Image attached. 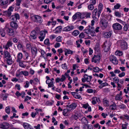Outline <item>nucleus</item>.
Listing matches in <instances>:
<instances>
[{"mask_svg":"<svg viewBox=\"0 0 129 129\" xmlns=\"http://www.w3.org/2000/svg\"><path fill=\"white\" fill-rule=\"evenodd\" d=\"M6 31L8 33L9 35L10 36H13L14 34V30L11 28H8L6 29Z\"/></svg>","mask_w":129,"mask_h":129,"instance_id":"14","label":"nucleus"},{"mask_svg":"<svg viewBox=\"0 0 129 129\" xmlns=\"http://www.w3.org/2000/svg\"><path fill=\"white\" fill-rule=\"evenodd\" d=\"M88 7L89 9L91 10H92L94 8L93 5L90 4L88 5Z\"/></svg>","mask_w":129,"mask_h":129,"instance_id":"47","label":"nucleus"},{"mask_svg":"<svg viewBox=\"0 0 129 129\" xmlns=\"http://www.w3.org/2000/svg\"><path fill=\"white\" fill-rule=\"evenodd\" d=\"M100 23L102 25L103 28H106L107 26L108 22L105 19H102L100 22Z\"/></svg>","mask_w":129,"mask_h":129,"instance_id":"8","label":"nucleus"},{"mask_svg":"<svg viewBox=\"0 0 129 129\" xmlns=\"http://www.w3.org/2000/svg\"><path fill=\"white\" fill-rule=\"evenodd\" d=\"M22 74L25 76H27L28 75V73L27 71H22Z\"/></svg>","mask_w":129,"mask_h":129,"instance_id":"50","label":"nucleus"},{"mask_svg":"<svg viewBox=\"0 0 129 129\" xmlns=\"http://www.w3.org/2000/svg\"><path fill=\"white\" fill-rule=\"evenodd\" d=\"M38 112H36V113H34L33 112H31V117L33 118H34L35 117L36 115H37V113H38Z\"/></svg>","mask_w":129,"mask_h":129,"instance_id":"53","label":"nucleus"},{"mask_svg":"<svg viewBox=\"0 0 129 129\" xmlns=\"http://www.w3.org/2000/svg\"><path fill=\"white\" fill-rule=\"evenodd\" d=\"M94 20H92L91 21V26L90 25H88V28H87L88 29H89L90 32H91L92 33H95V31H93V30L94 29V28L93 26L94 24Z\"/></svg>","mask_w":129,"mask_h":129,"instance_id":"11","label":"nucleus"},{"mask_svg":"<svg viewBox=\"0 0 129 129\" xmlns=\"http://www.w3.org/2000/svg\"><path fill=\"white\" fill-rule=\"evenodd\" d=\"M83 128L84 129H92L93 127L91 125L86 124L84 125Z\"/></svg>","mask_w":129,"mask_h":129,"instance_id":"24","label":"nucleus"},{"mask_svg":"<svg viewBox=\"0 0 129 129\" xmlns=\"http://www.w3.org/2000/svg\"><path fill=\"white\" fill-rule=\"evenodd\" d=\"M108 85V84L106 82H104L101 83L99 86V87L100 88H102Z\"/></svg>","mask_w":129,"mask_h":129,"instance_id":"34","label":"nucleus"},{"mask_svg":"<svg viewBox=\"0 0 129 129\" xmlns=\"http://www.w3.org/2000/svg\"><path fill=\"white\" fill-rule=\"evenodd\" d=\"M30 39H35L36 38V32L35 31H33L31 33L29 36Z\"/></svg>","mask_w":129,"mask_h":129,"instance_id":"20","label":"nucleus"},{"mask_svg":"<svg viewBox=\"0 0 129 129\" xmlns=\"http://www.w3.org/2000/svg\"><path fill=\"white\" fill-rule=\"evenodd\" d=\"M103 103L104 106L107 107L109 106V102L106 99H104Z\"/></svg>","mask_w":129,"mask_h":129,"instance_id":"33","label":"nucleus"},{"mask_svg":"<svg viewBox=\"0 0 129 129\" xmlns=\"http://www.w3.org/2000/svg\"><path fill=\"white\" fill-rule=\"evenodd\" d=\"M48 87H53L54 86V85L53 83V82H50L48 84Z\"/></svg>","mask_w":129,"mask_h":129,"instance_id":"55","label":"nucleus"},{"mask_svg":"<svg viewBox=\"0 0 129 129\" xmlns=\"http://www.w3.org/2000/svg\"><path fill=\"white\" fill-rule=\"evenodd\" d=\"M6 61L8 65H11L13 62L12 59L11 58L7 59Z\"/></svg>","mask_w":129,"mask_h":129,"instance_id":"31","label":"nucleus"},{"mask_svg":"<svg viewBox=\"0 0 129 129\" xmlns=\"http://www.w3.org/2000/svg\"><path fill=\"white\" fill-rule=\"evenodd\" d=\"M75 14L76 15L77 18H81V13L80 12H77Z\"/></svg>","mask_w":129,"mask_h":129,"instance_id":"51","label":"nucleus"},{"mask_svg":"<svg viewBox=\"0 0 129 129\" xmlns=\"http://www.w3.org/2000/svg\"><path fill=\"white\" fill-rule=\"evenodd\" d=\"M15 21H12L10 24V26L13 28L16 29L18 27V24L17 23L15 22Z\"/></svg>","mask_w":129,"mask_h":129,"instance_id":"17","label":"nucleus"},{"mask_svg":"<svg viewBox=\"0 0 129 129\" xmlns=\"http://www.w3.org/2000/svg\"><path fill=\"white\" fill-rule=\"evenodd\" d=\"M120 7V4H117L114 6V8L113 9V10L118 9Z\"/></svg>","mask_w":129,"mask_h":129,"instance_id":"42","label":"nucleus"},{"mask_svg":"<svg viewBox=\"0 0 129 129\" xmlns=\"http://www.w3.org/2000/svg\"><path fill=\"white\" fill-rule=\"evenodd\" d=\"M77 106L76 104L75 103H73L71 104L69 106L70 110H71L73 109H75Z\"/></svg>","mask_w":129,"mask_h":129,"instance_id":"27","label":"nucleus"},{"mask_svg":"<svg viewBox=\"0 0 129 129\" xmlns=\"http://www.w3.org/2000/svg\"><path fill=\"white\" fill-rule=\"evenodd\" d=\"M100 59V56L99 55H94L91 59V62H94V63H96L97 62H99Z\"/></svg>","mask_w":129,"mask_h":129,"instance_id":"6","label":"nucleus"},{"mask_svg":"<svg viewBox=\"0 0 129 129\" xmlns=\"http://www.w3.org/2000/svg\"><path fill=\"white\" fill-rule=\"evenodd\" d=\"M112 35V32L110 31L108 32L105 33L104 34V36L106 38H108L110 37Z\"/></svg>","mask_w":129,"mask_h":129,"instance_id":"19","label":"nucleus"},{"mask_svg":"<svg viewBox=\"0 0 129 129\" xmlns=\"http://www.w3.org/2000/svg\"><path fill=\"white\" fill-rule=\"evenodd\" d=\"M19 63V65L21 67L24 68L25 66L23 64L22 62L21 61L19 62H18Z\"/></svg>","mask_w":129,"mask_h":129,"instance_id":"60","label":"nucleus"},{"mask_svg":"<svg viewBox=\"0 0 129 129\" xmlns=\"http://www.w3.org/2000/svg\"><path fill=\"white\" fill-rule=\"evenodd\" d=\"M98 10L102 11L103 9V5L101 3H100L98 5Z\"/></svg>","mask_w":129,"mask_h":129,"instance_id":"45","label":"nucleus"},{"mask_svg":"<svg viewBox=\"0 0 129 129\" xmlns=\"http://www.w3.org/2000/svg\"><path fill=\"white\" fill-rule=\"evenodd\" d=\"M47 33V31L46 30L41 31L40 32V36L39 37V38L40 39V41H43L45 36L46 34Z\"/></svg>","mask_w":129,"mask_h":129,"instance_id":"4","label":"nucleus"},{"mask_svg":"<svg viewBox=\"0 0 129 129\" xmlns=\"http://www.w3.org/2000/svg\"><path fill=\"white\" fill-rule=\"evenodd\" d=\"M69 110L67 109H64L63 110V114L64 116H67V113L69 111Z\"/></svg>","mask_w":129,"mask_h":129,"instance_id":"36","label":"nucleus"},{"mask_svg":"<svg viewBox=\"0 0 129 129\" xmlns=\"http://www.w3.org/2000/svg\"><path fill=\"white\" fill-rule=\"evenodd\" d=\"M18 44L17 46L18 49L19 50H22L23 49V45L21 44V43L18 42Z\"/></svg>","mask_w":129,"mask_h":129,"instance_id":"30","label":"nucleus"},{"mask_svg":"<svg viewBox=\"0 0 129 129\" xmlns=\"http://www.w3.org/2000/svg\"><path fill=\"white\" fill-rule=\"evenodd\" d=\"M96 3V1L95 0H90V4L93 5L95 4Z\"/></svg>","mask_w":129,"mask_h":129,"instance_id":"56","label":"nucleus"},{"mask_svg":"<svg viewBox=\"0 0 129 129\" xmlns=\"http://www.w3.org/2000/svg\"><path fill=\"white\" fill-rule=\"evenodd\" d=\"M65 51L66 52V51L68 54H72L73 53V51H72L70 49H66Z\"/></svg>","mask_w":129,"mask_h":129,"instance_id":"52","label":"nucleus"},{"mask_svg":"<svg viewBox=\"0 0 129 129\" xmlns=\"http://www.w3.org/2000/svg\"><path fill=\"white\" fill-rule=\"evenodd\" d=\"M1 3V5L2 6L5 5L8 3L9 0H2Z\"/></svg>","mask_w":129,"mask_h":129,"instance_id":"32","label":"nucleus"},{"mask_svg":"<svg viewBox=\"0 0 129 129\" xmlns=\"http://www.w3.org/2000/svg\"><path fill=\"white\" fill-rule=\"evenodd\" d=\"M100 101V98L96 97H94L92 98V103L93 104H95Z\"/></svg>","mask_w":129,"mask_h":129,"instance_id":"21","label":"nucleus"},{"mask_svg":"<svg viewBox=\"0 0 129 129\" xmlns=\"http://www.w3.org/2000/svg\"><path fill=\"white\" fill-rule=\"evenodd\" d=\"M23 57V56L22 53H19L17 55V59L16 60V61L17 62L20 61Z\"/></svg>","mask_w":129,"mask_h":129,"instance_id":"16","label":"nucleus"},{"mask_svg":"<svg viewBox=\"0 0 129 129\" xmlns=\"http://www.w3.org/2000/svg\"><path fill=\"white\" fill-rule=\"evenodd\" d=\"M56 37V36L55 35H52L49 36V38L51 40H53L55 39Z\"/></svg>","mask_w":129,"mask_h":129,"instance_id":"43","label":"nucleus"},{"mask_svg":"<svg viewBox=\"0 0 129 129\" xmlns=\"http://www.w3.org/2000/svg\"><path fill=\"white\" fill-rule=\"evenodd\" d=\"M122 99L121 96L119 94H117L116 95L115 98V99L116 100H120Z\"/></svg>","mask_w":129,"mask_h":129,"instance_id":"38","label":"nucleus"},{"mask_svg":"<svg viewBox=\"0 0 129 129\" xmlns=\"http://www.w3.org/2000/svg\"><path fill=\"white\" fill-rule=\"evenodd\" d=\"M6 112L8 114L10 113V108L9 106H8L5 108Z\"/></svg>","mask_w":129,"mask_h":129,"instance_id":"44","label":"nucleus"},{"mask_svg":"<svg viewBox=\"0 0 129 129\" xmlns=\"http://www.w3.org/2000/svg\"><path fill=\"white\" fill-rule=\"evenodd\" d=\"M94 71L95 72H98L99 71V68L97 67L94 68L93 69Z\"/></svg>","mask_w":129,"mask_h":129,"instance_id":"49","label":"nucleus"},{"mask_svg":"<svg viewBox=\"0 0 129 129\" xmlns=\"http://www.w3.org/2000/svg\"><path fill=\"white\" fill-rule=\"evenodd\" d=\"M10 19L11 20L13 21H16L17 20L19 19V15L18 13H15L11 16Z\"/></svg>","mask_w":129,"mask_h":129,"instance_id":"7","label":"nucleus"},{"mask_svg":"<svg viewBox=\"0 0 129 129\" xmlns=\"http://www.w3.org/2000/svg\"><path fill=\"white\" fill-rule=\"evenodd\" d=\"M24 55L25 56V60H27L28 61H31L32 60V59L31 58H29V54L28 53L26 52V51H25L24 52Z\"/></svg>","mask_w":129,"mask_h":129,"instance_id":"18","label":"nucleus"},{"mask_svg":"<svg viewBox=\"0 0 129 129\" xmlns=\"http://www.w3.org/2000/svg\"><path fill=\"white\" fill-rule=\"evenodd\" d=\"M123 30L126 31L128 30V25L127 24H125L123 28Z\"/></svg>","mask_w":129,"mask_h":129,"instance_id":"58","label":"nucleus"},{"mask_svg":"<svg viewBox=\"0 0 129 129\" xmlns=\"http://www.w3.org/2000/svg\"><path fill=\"white\" fill-rule=\"evenodd\" d=\"M31 51L32 53L33 54H34L35 55H36L37 50L36 47H33L31 48Z\"/></svg>","mask_w":129,"mask_h":129,"instance_id":"28","label":"nucleus"},{"mask_svg":"<svg viewBox=\"0 0 129 129\" xmlns=\"http://www.w3.org/2000/svg\"><path fill=\"white\" fill-rule=\"evenodd\" d=\"M89 106V105L88 103H86L85 104H83L82 105V107L86 109Z\"/></svg>","mask_w":129,"mask_h":129,"instance_id":"62","label":"nucleus"},{"mask_svg":"<svg viewBox=\"0 0 129 129\" xmlns=\"http://www.w3.org/2000/svg\"><path fill=\"white\" fill-rule=\"evenodd\" d=\"M61 67L62 69H66L67 68V66L66 63L61 65Z\"/></svg>","mask_w":129,"mask_h":129,"instance_id":"46","label":"nucleus"},{"mask_svg":"<svg viewBox=\"0 0 129 129\" xmlns=\"http://www.w3.org/2000/svg\"><path fill=\"white\" fill-rule=\"evenodd\" d=\"M121 47L123 50H125L127 49V44L126 41H123L121 42Z\"/></svg>","mask_w":129,"mask_h":129,"instance_id":"13","label":"nucleus"},{"mask_svg":"<svg viewBox=\"0 0 129 129\" xmlns=\"http://www.w3.org/2000/svg\"><path fill=\"white\" fill-rule=\"evenodd\" d=\"M84 78L82 79V81L83 82H85L86 81L87 82H90L91 79L92 77L91 76H88L86 74H85L83 76Z\"/></svg>","mask_w":129,"mask_h":129,"instance_id":"5","label":"nucleus"},{"mask_svg":"<svg viewBox=\"0 0 129 129\" xmlns=\"http://www.w3.org/2000/svg\"><path fill=\"white\" fill-rule=\"evenodd\" d=\"M114 14L117 17H120L121 16V14L119 12L115 11Z\"/></svg>","mask_w":129,"mask_h":129,"instance_id":"41","label":"nucleus"},{"mask_svg":"<svg viewBox=\"0 0 129 129\" xmlns=\"http://www.w3.org/2000/svg\"><path fill=\"white\" fill-rule=\"evenodd\" d=\"M0 127L2 129H6L8 128L9 126V124L7 122H3L0 124Z\"/></svg>","mask_w":129,"mask_h":129,"instance_id":"12","label":"nucleus"},{"mask_svg":"<svg viewBox=\"0 0 129 129\" xmlns=\"http://www.w3.org/2000/svg\"><path fill=\"white\" fill-rule=\"evenodd\" d=\"M110 109L112 110H116L117 109L116 105L114 103L109 106Z\"/></svg>","mask_w":129,"mask_h":129,"instance_id":"26","label":"nucleus"},{"mask_svg":"<svg viewBox=\"0 0 129 129\" xmlns=\"http://www.w3.org/2000/svg\"><path fill=\"white\" fill-rule=\"evenodd\" d=\"M13 8L12 6H10L8 10L5 11L4 13L6 15L8 16H10L11 14V12H13Z\"/></svg>","mask_w":129,"mask_h":129,"instance_id":"10","label":"nucleus"},{"mask_svg":"<svg viewBox=\"0 0 129 129\" xmlns=\"http://www.w3.org/2000/svg\"><path fill=\"white\" fill-rule=\"evenodd\" d=\"M32 20L35 22L41 23L43 21V20L41 17L39 16H34L32 17Z\"/></svg>","mask_w":129,"mask_h":129,"instance_id":"3","label":"nucleus"},{"mask_svg":"<svg viewBox=\"0 0 129 129\" xmlns=\"http://www.w3.org/2000/svg\"><path fill=\"white\" fill-rule=\"evenodd\" d=\"M23 125L25 129H33L31 128L30 125L27 123H24Z\"/></svg>","mask_w":129,"mask_h":129,"instance_id":"23","label":"nucleus"},{"mask_svg":"<svg viewBox=\"0 0 129 129\" xmlns=\"http://www.w3.org/2000/svg\"><path fill=\"white\" fill-rule=\"evenodd\" d=\"M74 28V26H70L64 28L63 29L64 31H67L72 30Z\"/></svg>","mask_w":129,"mask_h":129,"instance_id":"15","label":"nucleus"},{"mask_svg":"<svg viewBox=\"0 0 129 129\" xmlns=\"http://www.w3.org/2000/svg\"><path fill=\"white\" fill-rule=\"evenodd\" d=\"M111 45V42L109 41H106L104 43L103 45V49L105 52H108L110 49V47Z\"/></svg>","mask_w":129,"mask_h":129,"instance_id":"2","label":"nucleus"},{"mask_svg":"<svg viewBox=\"0 0 129 129\" xmlns=\"http://www.w3.org/2000/svg\"><path fill=\"white\" fill-rule=\"evenodd\" d=\"M56 40L58 42H61L62 41L61 37L59 36L56 38Z\"/></svg>","mask_w":129,"mask_h":129,"instance_id":"48","label":"nucleus"},{"mask_svg":"<svg viewBox=\"0 0 129 129\" xmlns=\"http://www.w3.org/2000/svg\"><path fill=\"white\" fill-rule=\"evenodd\" d=\"M81 122L83 124H87L88 123V122L86 118L83 117L81 119Z\"/></svg>","mask_w":129,"mask_h":129,"instance_id":"29","label":"nucleus"},{"mask_svg":"<svg viewBox=\"0 0 129 129\" xmlns=\"http://www.w3.org/2000/svg\"><path fill=\"white\" fill-rule=\"evenodd\" d=\"M110 59L114 64H118V60L115 56L112 55L111 56Z\"/></svg>","mask_w":129,"mask_h":129,"instance_id":"9","label":"nucleus"},{"mask_svg":"<svg viewBox=\"0 0 129 129\" xmlns=\"http://www.w3.org/2000/svg\"><path fill=\"white\" fill-rule=\"evenodd\" d=\"M80 33L79 31L78 30H75L72 33V35L75 36H77Z\"/></svg>","mask_w":129,"mask_h":129,"instance_id":"37","label":"nucleus"},{"mask_svg":"<svg viewBox=\"0 0 129 129\" xmlns=\"http://www.w3.org/2000/svg\"><path fill=\"white\" fill-rule=\"evenodd\" d=\"M4 28H0V34L3 37H4L6 35Z\"/></svg>","mask_w":129,"mask_h":129,"instance_id":"25","label":"nucleus"},{"mask_svg":"<svg viewBox=\"0 0 129 129\" xmlns=\"http://www.w3.org/2000/svg\"><path fill=\"white\" fill-rule=\"evenodd\" d=\"M12 43L11 42H8L7 44V46H8V47H11L12 46Z\"/></svg>","mask_w":129,"mask_h":129,"instance_id":"64","label":"nucleus"},{"mask_svg":"<svg viewBox=\"0 0 129 129\" xmlns=\"http://www.w3.org/2000/svg\"><path fill=\"white\" fill-rule=\"evenodd\" d=\"M119 107L121 109H124L125 107V106L124 104H121L120 105H119Z\"/></svg>","mask_w":129,"mask_h":129,"instance_id":"63","label":"nucleus"},{"mask_svg":"<svg viewBox=\"0 0 129 129\" xmlns=\"http://www.w3.org/2000/svg\"><path fill=\"white\" fill-rule=\"evenodd\" d=\"M4 55L5 57L7 59L11 58V56L10 53L7 51H4Z\"/></svg>","mask_w":129,"mask_h":129,"instance_id":"22","label":"nucleus"},{"mask_svg":"<svg viewBox=\"0 0 129 129\" xmlns=\"http://www.w3.org/2000/svg\"><path fill=\"white\" fill-rule=\"evenodd\" d=\"M62 30L61 26H59L56 27L55 29V30L56 32H59L61 31Z\"/></svg>","mask_w":129,"mask_h":129,"instance_id":"39","label":"nucleus"},{"mask_svg":"<svg viewBox=\"0 0 129 129\" xmlns=\"http://www.w3.org/2000/svg\"><path fill=\"white\" fill-rule=\"evenodd\" d=\"M41 51H40L41 52V55L42 57L44 58H45L44 54L45 53V52L43 50H40Z\"/></svg>","mask_w":129,"mask_h":129,"instance_id":"54","label":"nucleus"},{"mask_svg":"<svg viewBox=\"0 0 129 129\" xmlns=\"http://www.w3.org/2000/svg\"><path fill=\"white\" fill-rule=\"evenodd\" d=\"M21 0H16V5L17 6H19L21 2Z\"/></svg>","mask_w":129,"mask_h":129,"instance_id":"61","label":"nucleus"},{"mask_svg":"<svg viewBox=\"0 0 129 129\" xmlns=\"http://www.w3.org/2000/svg\"><path fill=\"white\" fill-rule=\"evenodd\" d=\"M115 54L117 56H121L122 55V52L119 51H116L115 53Z\"/></svg>","mask_w":129,"mask_h":129,"instance_id":"35","label":"nucleus"},{"mask_svg":"<svg viewBox=\"0 0 129 129\" xmlns=\"http://www.w3.org/2000/svg\"><path fill=\"white\" fill-rule=\"evenodd\" d=\"M96 90H93L92 89H88L87 90V92L88 93H95L96 92Z\"/></svg>","mask_w":129,"mask_h":129,"instance_id":"40","label":"nucleus"},{"mask_svg":"<svg viewBox=\"0 0 129 129\" xmlns=\"http://www.w3.org/2000/svg\"><path fill=\"white\" fill-rule=\"evenodd\" d=\"M112 27L114 31L115 32L120 31L122 28V25L118 23L113 24L112 25Z\"/></svg>","mask_w":129,"mask_h":129,"instance_id":"1","label":"nucleus"},{"mask_svg":"<svg viewBox=\"0 0 129 129\" xmlns=\"http://www.w3.org/2000/svg\"><path fill=\"white\" fill-rule=\"evenodd\" d=\"M84 32L87 34H89L90 32L89 29H85L84 30Z\"/></svg>","mask_w":129,"mask_h":129,"instance_id":"57","label":"nucleus"},{"mask_svg":"<svg viewBox=\"0 0 129 129\" xmlns=\"http://www.w3.org/2000/svg\"><path fill=\"white\" fill-rule=\"evenodd\" d=\"M116 20L118 22L121 24H124V23H125L124 21H122L119 19L117 18L116 19Z\"/></svg>","mask_w":129,"mask_h":129,"instance_id":"59","label":"nucleus"}]
</instances>
